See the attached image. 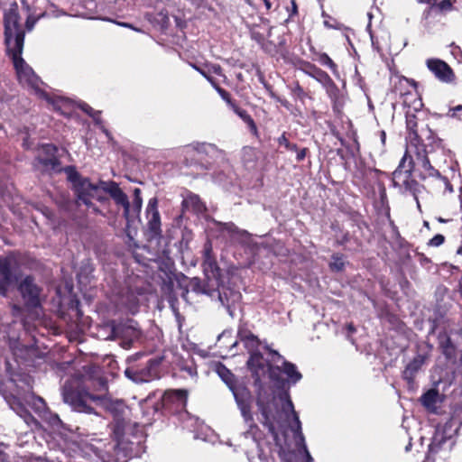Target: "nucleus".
I'll return each instance as SVG.
<instances>
[{"label":"nucleus","mask_w":462,"mask_h":462,"mask_svg":"<svg viewBox=\"0 0 462 462\" xmlns=\"http://www.w3.org/2000/svg\"><path fill=\"white\" fill-rule=\"evenodd\" d=\"M429 69L435 77L443 82H450L454 78V74L450 67L441 60L430 59L427 60Z\"/></svg>","instance_id":"f8f14e48"},{"label":"nucleus","mask_w":462,"mask_h":462,"mask_svg":"<svg viewBox=\"0 0 462 462\" xmlns=\"http://www.w3.org/2000/svg\"><path fill=\"white\" fill-rule=\"evenodd\" d=\"M236 405L240 411L241 416L245 423L248 427L246 434L254 436V430L257 428L254 423V414L252 412L253 397L251 393L245 387H238V389H232Z\"/></svg>","instance_id":"0eeeda50"},{"label":"nucleus","mask_w":462,"mask_h":462,"mask_svg":"<svg viewBox=\"0 0 462 462\" xmlns=\"http://www.w3.org/2000/svg\"><path fill=\"white\" fill-rule=\"evenodd\" d=\"M175 394L179 399H185L186 398V392L182 390H177L175 391Z\"/></svg>","instance_id":"de8ad7c7"},{"label":"nucleus","mask_w":462,"mask_h":462,"mask_svg":"<svg viewBox=\"0 0 462 462\" xmlns=\"http://www.w3.org/2000/svg\"><path fill=\"white\" fill-rule=\"evenodd\" d=\"M158 361H156L155 359H150L148 362H147V365L149 366V369H152L154 368L155 366L158 365Z\"/></svg>","instance_id":"49530a36"},{"label":"nucleus","mask_w":462,"mask_h":462,"mask_svg":"<svg viewBox=\"0 0 462 462\" xmlns=\"http://www.w3.org/2000/svg\"><path fill=\"white\" fill-rule=\"evenodd\" d=\"M140 380L147 381L148 379L142 377Z\"/></svg>","instance_id":"0e129e2a"},{"label":"nucleus","mask_w":462,"mask_h":462,"mask_svg":"<svg viewBox=\"0 0 462 462\" xmlns=\"http://www.w3.org/2000/svg\"><path fill=\"white\" fill-rule=\"evenodd\" d=\"M422 168L425 171V173L429 171V170H432V166L430 165V161L427 159V158H424L422 160Z\"/></svg>","instance_id":"37998d69"},{"label":"nucleus","mask_w":462,"mask_h":462,"mask_svg":"<svg viewBox=\"0 0 462 462\" xmlns=\"http://www.w3.org/2000/svg\"><path fill=\"white\" fill-rule=\"evenodd\" d=\"M384 138H385V133H384V132H383V133H382V139H383V141H384Z\"/></svg>","instance_id":"13d9d810"},{"label":"nucleus","mask_w":462,"mask_h":462,"mask_svg":"<svg viewBox=\"0 0 462 462\" xmlns=\"http://www.w3.org/2000/svg\"><path fill=\"white\" fill-rule=\"evenodd\" d=\"M218 70H220V68H219V67L215 68V72H217H217H218Z\"/></svg>","instance_id":"bf43d9fd"},{"label":"nucleus","mask_w":462,"mask_h":462,"mask_svg":"<svg viewBox=\"0 0 462 462\" xmlns=\"http://www.w3.org/2000/svg\"><path fill=\"white\" fill-rule=\"evenodd\" d=\"M291 5H292V12L296 13L297 12V5H296L295 0H291Z\"/></svg>","instance_id":"3c124183"},{"label":"nucleus","mask_w":462,"mask_h":462,"mask_svg":"<svg viewBox=\"0 0 462 462\" xmlns=\"http://www.w3.org/2000/svg\"><path fill=\"white\" fill-rule=\"evenodd\" d=\"M26 402L36 413H38L40 417H42L49 409L45 401L42 397L35 396L33 394L27 398Z\"/></svg>","instance_id":"4be33fe9"},{"label":"nucleus","mask_w":462,"mask_h":462,"mask_svg":"<svg viewBox=\"0 0 462 462\" xmlns=\"http://www.w3.org/2000/svg\"><path fill=\"white\" fill-rule=\"evenodd\" d=\"M367 15H368L369 19L371 20V18H372V14H371L370 13H368V14H367Z\"/></svg>","instance_id":"680f3d73"},{"label":"nucleus","mask_w":462,"mask_h":462,"mask_svg":"<svg viewBox=\"0 0 462 462\" xmlns=\"http://www.w3.org/2000/svg\"><path fill=\"white\" fill-rule=\"evenodd\" d=\"M345 260L342 255L340 254H334L332 256L331 262L329 263V266L331 270L333 271H342L345 267Z\"/></svg>","instance_id":"2f4dec72"},{"label":"nucleus","mask_w":462,"mask_h":462,"mask_svg":"<svg viewBox=\"0 0 462 462\" xmlns=\"http://www.w3.org/2000/svg\"><path fill=\"white\" fill-rule=\"evenodd\" d=\"M424 226H429V223L425 221V222H424Z\"/></svg>","instance_id":"e2e57ef3"},{"label":"nucleus","mask_w":462,"mask_h":462,"mask_svg":"<svg viewBox=\"0 0 462 462\" xmlns=\"http://www.w3.org/2000/svg\"><path fill=\"white\" fill-rule=\"evenodd\" d=\"M302 71L308 76L315 79L318 82L322 84L326 88L333 87L334 82L328 75L327 72L323 71L319 68L310 63H305L302 66Z\"/></svg>","instance_id":"f3484780"},{"label":"nucleus","mask_w":462,"mask_h":462,"mask_svg":"<svg viewBox=\"0 0 462 462\" xmlns=\"http://www.w3.org/2000/svg\"><path fill=\"white\" fill-rule=\"evenodd\" d=\"M426 173L429 176L437 177L438 178V180H438V184H439V188H441V187L444 188V192L446 190H448L449 192L453 191L452 186L450 185V183L448 180V179L446 177L440 176L439 172L437 170H435L433 167H432V170H429Z\"/></svg>","instance_id":"bb28decb"},{"label":"nucleus","mask_w":462,"mask_h":462,"mask_svg":"<svg viewBox=\"0 0 462 462\" xmlns=\"http://www.w3.org/2000/svg\"><path fill=\"white\" fill-rule=\"evenodd\" d=\"M217 374L223 379V381L229 386L231 391L232 389H236L235 387L232 386L233 374L228 369H226L223 365H220L217 367Z\"/></svg>","instance_id":"7c9ffc66"},{"label":"nucleus","mask_w":462,"mask_h":462,"mask_svg":"<svg viewBox=\"0 0 462 462\" xmlns=\"http://www.w3.org/2000/svg\"><path fill=\"white\" fill-rule=\"evenodd\" d=\"M203 77H205L207 79V77H208L203 70H201L199 72Z\"/></svg>","instance_id":"5fc2aeb1"},{"label":"nucleus","mask_w":462,"mask_h":462,"mask_svg":"<svg viewBox=\"0 0 462 462\" xmlns=\"http://www.w3.org/2000/svg\"><path fill=\"white\" fill-rule=\"evenodd\" d=\"M439 393L436 390H429L421 397V402L429 410H434L436 408L437 400Z\"/></svg>","instance_id":"b1692460"},{"label":"nucleus","mask_w":462,"mask_h":462,"mask_svg":"<svg viewBox=\"0 0 462 462\" xmlns=\"http://www.w3.org/2000/svg\"><path fill=\"white\" fill-rule=\"evenodd\" d=\"M257 405L263 417L262 423L269 431L274 435L277 429H282L286 425L290 426L295 434V438L302 444L307 454L308 462H312L313 459L304 443L301 423L289 397L286 394L280 395L279 397H273L270 402L265 403L263 396H259Z\"/></svg>","instance_id":"f03ea898"},{"label":"nucleus","mask_w":462,"mask_h":462,"mask_svg":"<svg viewBox=\"0 0 462 462\" xmlns=\"http://www.w3.org/2000/svg\"><path fill=\"white\" fill-rule=\"evenodd\" d=\"M193 68H194L196 70H198L199 72H200V71H201V69H200L199 68H198L197 66H195V65H193Z\"/></svg>","instance_id":"4d7b16f0"},{"label":"nucleus","mask_w":462,"mask_h":462,"mask_svg":"<svg viewBox=\"0 0 462 462\" xmlns=\"http://www.w3.org/2000/svg\"><path fill=\"white\" fill-rule=\"evenodd\" d=\"M117 23L118 25L122 26V27L129 28V29H132V30H134V31H135V32H141V30H140L139 28L134 27V26L133 24H131V23H119V22H118V23Z\"/></svg>","instance_id":"79ce46f5"},{"label":"nucleus","mask_w":462,"mask_h":462,"mask_svg":"<svg viewBox=\"0 0 462 462\" xmlns=\"http://www.w3.org/2000/svg\"><path fill=\"white\" fill-rule=\"evenodd\" d=\"M232 108L234 109L235 113L245 122L248 125V126L250 127V129L254 132L256 131V126H255V124L253 120V118L248 115V113L244 110V109H241L239 107H237L236 105H232Z\"/></svg>","instance_id":"cd10ccee"},{"label":"nucleus","mask_w":462,"mask_h":462,"mask_svg":"<svg viewBox=\"0 0 462 462\" xmlns=\"http://www.w3.org/2000/svg\"><path fill=\"white\" fill-rule=\"evenodd\" d=\"M140 331L131 321L130 323L119 324L112 328V336L109 338L120 339V345L124 348H129L134 341L140 337Z\"/></svg>","instance_id":"1a4fd4ad"},{"label":"nucleus","mask_w":462,"mask_h":462,"mask_svg":"<svg viewBox=\"0 0 462 462\" xmlns=\"http://www.w3.org/2000/svg\"><path fill=\"white\" fill-rule=\"evenodd\" d=\"M320 60H321L322 64L327 65V66H328L331 69L336 67V65L333 62V60L327 54H323L321 56Z\"/></svg>","instance_id":"58836bf2"},{"label":"nucleus","mask_w":462,"mask_h":462,"mask_svg":"<svg viewBox=\"0 0 462 462\" xmlns=\"http://www.w3.org/2000/svg\"><path fill=\"white\" fill-rule=\"evenodd\" d=\"M158 201L156 199H151L148 202L146 213L148 217V232L151 238H156L161 236V217L157 209Z\"/></svg>","instance_id":"9b49d317"},{"label":"nucleus","mask_w":462,"mask_h":462,"mask_svg":"<svg viewBox=\"0 0 462 462\" xmlns=\"http://www.w3.org/2000/svg\"><path fill=\"white\" fill-rule=\"evenodd\" d=\"M270 352L275 356V359L273 360V362H282V366L280 367L277 365L274 367V371L277 370L284 373L287 375L288 380L292 383H296L301 379L302 375L298 371L294 364L284 360V358L276 351L271 350Z\"/></svg>","instance_id":"ddd939ff"},{"label":"nucleus","mask_w":462,"mask_h":462,"mask_svg":"<svg viewBox=\"0 0 462 462\" xmlns=\"http://www.w3.org/2000/svg\"><path fill=\"white\" fill-rule=\"evenodd\" d=\"M297 152V156H296V159L298 162H301L302 160H304V158L306 157V153H307V149L306 148H303L301 150H298L295 151Z\"/></svg>","instance_id":"ea45409f"},{"label":"nucleus","mask_w":462,"mask_h":462,"mask_svg":"<svg viewBox=\"0 0 462 462\" xmlns=\"http://www.w3.org/2000/svg\"><path fill=\"white\" fill-rule=\"evenodd\" d=\"M247 366L253 373L256 381H259L263 376L269 374L272 379L276 378V372L274 367L272 366L267 360L263 358L261 353H252L247 361Z\"/></svg>","instance_id":"9d476101"},{"label":"nucleus","mask_w":462,"mask_h":462,"mask_svg":"<svg viewBox=\"0 0 462 462\" xmlns=\"http://www.w3.org/2000/svg\"><path fill=\"white\" fill-rule=\"evenodd\" d=\"M459 109H461V106H457V107H455V108H454V110H455V111H456V110H459Z\"/></svg>","instance_id":"052dcab7"},{"label":"nucleus","mask_w":462,"mask_h":462,"mask_svg":"<svg viewBox=\"0 0 462 462\" xmlns=\"http://www.w3.org/2000/svg\"><path fill=\"white\" fill-rule=\"evenodd\" d=\"M18 290L28 309H38L42 303L41 289L32 276H26L19 284Z\"/></svg>","instance_id":"6e6552de"},{"label":"nucleus","mask_w":462,"mask_h":462,"mask_svg":"<svg viewBox=\"0 0 462 462\" xmlns=\"http://www.w3.org/2000/svg\"><path fill=\"white\" fill-rule=\"evenodd\" d=\"M221 231L229 235L232 243L247 245L250 241L251 235L246 230L239 229L233 223L221 224Z\"/></svg>","instance_id":"dca6fc26"},{"label":"nucleus","mask_w":462,"mask_h":462,"mask_svg":"<svg viewBox=\"0 0 462 462\" xmlns=\"http://www.w3.org/2000/svg\"><path fill=\"white\" fill-rule=\"evenodd\" d=\"M266 8L269 10L272 7V4L269 0H263Z\"/></svg>","instance_id":"603ef678"},{"label":"nucleus","mask_w":462,"mask_h":462,"mask_svg":"<svg viewBox=\"0 0 462 462\" xmlns=\"http://www.w3.org/2000/svg\"><path fill=\"white\" fill-rule=\"evenodd\" d=\"M444 236L442 235H436L430 240L429 245L432 246H439L444 243Z\"/></svg>","instance_id":"4c0bfd02"},{"label":"nucleus","mask_w":462,"mask_h":462,"mask_svg":"<svg viewBox=\"0 0 462 462\" xmlns=\"http://www.w3.org/2000/svg\"><path fill=\"white\" fill-rule=\"evenodd\" d=\"M5 42L7 53L23 52L24 31L20 22L18 5L13 3L4 14Z\"/></svg>","instance_id":"423d86ee"},{"label":"nucleus","mask_w":462,"mask_h":462,"mask_svg":"<svg viewBox=\"0 0 462 462\" xmlns=\"http://www.w3.org/2000/svg\"><path fill=\"white\" fill-rule=\"evenodd\" d=\"M441 9H448L451 6V3L449 0H443L439 4Z\"/></svg>","instance_id":"a18cd8bd"},{"label":"nucleus","mask_w":462,"mask_h":462,"mask_svg":"<svg viewBox=\"0 0 462 462\" xmlns=\"http://www.w3.org/2000/svg\"><path fill=\"white\" fill-rule=\"evenodd\" d=\"M347 329H348V331H349V332H351V333L355 332V330H356V329H355V328H354V326H353L352 324H349V325L347 326Z\"/></svg>","instance_id":"864d4df0"},{"label":"nucleus","mask_w":462,"mask_h":462,"mask_svg":"<svg viewBox=\"0 0 462 462\" xmlns=\"http://www.w3.org/2000/svg\"><path fill=\"white\" fill-rule=\"evenodd\" d=\"M186 202L188 204H192L194 209L197 211V212H202L204 209H205V206L204 204L202 203V201L200 200V199L196 196V195H192L190 196L187 200Z\"/></svg>","instance_id":"72a5a7b5"},{"label":"nucleus","mask_w":462,"mask_h":462,"mask_svg":"<svg viewBox=\"0 0 462 462\" xmlns=\"http://www.w3.org/2000/svg\"><path fill=\"white\" fill-rule=\"evenodd\" d=\"M252 37L258 42H261L263 40V37L261 34L254 32H252Z\"/></svg>","instance_id":"09e8293b"},{"label":"nucleus","mask_w":462,"mask_h":462,"mask_svg":"<svg viewBox=\"0 0 462 462\" xmlns=\"http://www.w3.org/2000/svg\"><path fill=\"white\" fill-rule=\"evenodd\" d=\"M412 170V158L408 154V152H405L399 163L398 168L393 171V177L394 179H403V180H406V179L410 177Z\"/></svg>","instance_id":"6ab92c4d"},{"label":"nucleus","mask_w":462,"mask_h":462,"mask_svg":"<svg viewBox=\"0 0 462 462\" xmlns=\"http://www.w3.org/2000/svg\"><path fill=\"white\" fill-rule=\"evenodd\" d=\"M69 178L73 183L77 195V203L84 204L94 213L98 209L92 202L93 199L105 201L106 199L104 193H108L114 201L123 207L124 217L129 221L131 216L130 202L127 195L120 189L115 181H100L98 184H93L88 179H81L77 172L69 173Z\"/></svg>","instance_id":"7ed1b4c3"},{"label":"nucleus","mask_w":462,"mask_h":462,"mask_svg":"<svg viewBox=\"0 0 462 462\" xmlns=\"http://www.w3.org/2000/svg\"><path fill=\"white\" fill-rule=\"evenodd\" d=\"M406 126L407 129L414 136L418 135L417 131V117L415 114L411 112H406Z\"/></svg>","instance_id":"c756f323"},{"label":"nucleus","mask_w":462,"mask_h":462,"mask_svg":"<svg viewBox=\"0 0 462 462\" xmlns=\"http://www.w3.org/2000/svg\"><path fill=\"white\" fill-rule=\"evenodd\" d=\"M8 55L13 60L19 82L23 86L34 91L35 94L39 95L41 97L45 98L48 102L51 103L54 109L60 111L62 114H67L63 108L69 106V101L63 98H51L48 94L41 89L42 82L34 73L32 69L21 57L22 52L15 53V51H14L8 53Z\"/></svg>","instance_id":"39448f33"},{"label":"nucleus","mask_w":462,"mask_h":462,"mask_svg":"<svg viewBox=\"0 0 462 462\" xmlns=\"http://www.w3.org/2000/svg\"><path fill=\"white\" fill-rule=\"evenodd\" d=\"M36 23V19L29 16L26 20V27L28 31H31Z\"/></svg>","instance_id":"a19ab883"},{"label":"nucleus","mask_w":462,"mask_h":462,"mask_svg":"<svg viewBox=\"0 0 462 462\" xmlns=\"http://www.w3.org/2000/svg\"><path fill=\"white\" fill-rule=\"evenodd\" d=\"M207 79L210 82V84L214 87V88L217 91L223 100H225L228 105L232 106L234 105L231 101L230 95L227 91L218 87L216 82L213 80L211 77H207Z\"/></svg>","instance_id":"473e14b6"},{"label":"nucleus","mask_w":462,"mask_h":462,"mask_svg":"<svg viewBox=\"0 0 462 462\" xmlns=\"http://www.w3.org/2000/svg\"><path fill=\"white\" fill-rule=\"evenodd\" d=\"M438 221H439V222H440V223H444V222H446V220H445V219H443V218H441V217H439V218H438Z\"/></svg>","instance_id":"6e6d98bb"},{"label":"nucleus","mask_w":462,"mask_h":462,"mask_svg":"<svg viewBox=\"0 0 462 462\" xmlns=\"http://www.w3.org/2000/svg\"><path fill=\"white\" fill-rule=\"evenodd\" d=\"M414 138L419 139L421 142L428 141L430 144L439 141V138L435 133L428 125L424 128H421L420 133H418V135L414 136Z\"/></svg>","instance_id":"a878e982"},{"label":"nucleus","mask_w":462,"mask_h":462,"mask_svg":"<svg viewBox=\"0 0 462 462\" xmlns=\"http://www.w3.org/2000/svg\"><path fill=\"white\" fill-rule=\"evenodd\" d=\"M11 408L23 419L24 422L27 425H31L32 423H36L34 418L31 415V413L18 402H14L11 404Z\"/></svg>","instance_id":"5701e85b"},{"label":"nucleus","mask_w":462,"mask_h":462,"mask_svg":"<svg viewBox=\"0 0 462 462\" xmlns=\"http://www.w3.org/2000/svg\"><path fill=\"white\" fill-rule=\"evenodd\" d=\"M131 312H135L137 310L138 301L136 297L132 296L127 302H124Z\"/></svg>","instance_id":"e433bc0d"},{"label":"nucleus","mask_w":462,"mask_h":462,"mask_svg":"<svg viewBox=\"0 0 462 462\" xmlns=\"http://www.w3.org/2000/svg\"><path fill=\"white\" fill-rule=\"evenodd\" d=\"M57 148L50 143L43 144L38 156V161L45 167L55 168L58 164L56 158Z\"/></svg>","instance_id":"a211bd4d"},{"label":"nucleus","mask_w":462,"mask_h":462,"mask_svg":"<svg viewBox=\"0 0 462 462\" xmlns=\"http://www.w3.org/2000/svg\"><path fill=\"white\" fill-rule=\"evenodd\" d=\"M22 312V308L17 305H13L12 313L14 317H18Z\"/></svg>","instance_id":"c03bdc74"},{"label":"nucleus","mask_w":462,"mask_h":462,"mask_svg":"<svg viewBox=\"0 0 462 462\" xmlns=\"http://www.w3.org/2000/svg\"><path fill=\"white\" fill-rule=\"evenodd\" d=\"M125 373V375H126L127 377H129V378H131V379H133V380H134V381H137V379H136V378H134V377L132 376V371H131L130 369H126Z\"/></svg>","instance_id":"8fccbe9b"},{"label":"nucleus","mask_w":462,"mask_h":462,"mask_svg":"<svg viewBox=\"0 0 462 462\" xmlns=\"http://www.w3.org/2000/svg\"><path fill=\"white\" fill-rule=\"evenodd\" d=\"M13 259L10 257H0V295L5 296L10 284L12 283Z\"/></svg>","instance_id":"2eb2a0df"},{"label":"nucleus","mask_w":462,"mask_h":462,"mask_svg":"<svg viewBox=\"0 0 462 462\" xmlns=\"http://www.w3.org/2000/svg\"><path fill=\"white\" fill-rule=\"evenodd\" d=\"M62 397L65 403L79 412L89 414L93 412V408L89 405L90 402H96L109 412L114 418V434L117 439L123 435L125 424L130 421V409L122 400H114L106 395H94L82 386L78 378H71L65 383Z\"/></svg>","instance_id":"f257e3e1"},{"label":"nucleus","mask_w":462,"mask_h":462,"mask_svg":"<svg viewBox=\"0 0 462 462\" xmlns=\"http://www.w3.org/2000/svg\"><path fill=\"white\" fill-rule=\"evenodd\" d=\"M417 205H418V208L420 207V202L418 200H417Z\"/></svg>","instance_id":"69168bd1"},{"label":"nucleus","mask_w":462,"mask_h":462,"mask_svg":"<svg viewBox=\"0 0 462 462\" xmlns=\"http://www.w3.org/2000/svg\"><path fill=\"white\" fill-rule=\"evenodd\" d=\"M203 272L206 277L205 284L196 282L195 290L208 295L211 298L217 297L223 306H230L240 300V293L226 288L221 278L220 269L212 255V245L208 241L204 245Z\"/></svg>","instance_id":"20e7f679"},{"label":"nucleus","mask_w":462,"mask_h":462,"mask_svg":"<svg viewBox=\"0 0 462 462\" xmlns=\"http://www.w3.org/2000/svg\"><path fill=\"white\" fill-rule=\"evenodd\" d=\"M143 205V199L141 197V189L136 188L134 190V199L132 204L130 203V208H131V216L132 217H138Z\"/></svg>","instance_id":"393cba45"},{"label":"nucleus","mask_w":462,"mask_h":462,"mask_svg":"<svg viewBox=\"0 0 462 462\" xmlns=\"http://www.w3.org/2000/svg\"><path fill=\"white\" fill-rule=\"evenodd\" d=\"M41 418L47 421L53 428H60L62 425V421L59 415L51 412L49 409Z\"/></svg>","instance_id":"c85d7f7f"},{"label":"nucleus","mask_w":462,"mask_h":462,"mask_svg":"<svg viewBox=\"0 0 462 462\" xmlns=\"http://www.w3.org/2000/svg\"><path fill=\"white\" fill-rule=\"evenodd\" d=\"M422 364H423V358L420 356H416L411 362H410L407 365V366L403 372L404 379L407 380L409 383H411L413 380L415 374L421 367Z\"/></svg>","instance_id":"412c9836"},{"label":"nucleus","mask_w":462,"mask_h":462,"mask_svg":"<svg viewBox=\"0 0 462 462\" xmlns=\"http://www.w3.org/2000/svg\"><path fill=\"white\" fill-rule=\"evenodd\" d=\"M451 426L448 423L442 427L439 426L430 446V452H437L447 441L449 442L448 446L451 448L454 445V441L451 440Z\"/></svg>","instance_id":"4468645a"},{"label":"nucleus","mask_w":462,"mask_h":462,"mask_svg":"<svg viewBox=\"0 0 462 462\" xmlns=\"http://www.w3.org/2000/svg\"><path fill=\"white\" fill-rule=\"evenodd\" d=\"M240 340L244 343L245 346L248 349L250 355L252 353H259L256 351L259 346L258 338L251 332L246 330H240L238 333Z\"/></svg>","instance_id":"aec40b11"},{"label":"nucleus","mask_w":462,"mask_h":462,"mask_svg":"<svg viewBox=\"0 0 462 462\" xmlns=\"http://www.w3.org/2000/svg\"><path fill=\"white\" fill-rule=\"evenodd\" d=\"M278 143L284 146L288 151H297V145L291 143L284 134L278 138Z\"/></svg>","instance_id":"f704fd0d"},{"label":"nucleus","mask_w":462,"mask_h":462,"mask_svg":"<svg viewBox=\"0 0 462 462\" xmlns=\"http://www.w3.org/2000/svg\"><path fill=\"white\" fill-rule=\"evenodd\" d=\"M80 107L83 111H85L87 114L91 116L92 117H94L95 120L97 122H98L97 116L99 115V112H94V109L91 106H89L88 104H82V105H80Z\"/></svg>","instance_id":"c9c22d12"}]
</instances>
